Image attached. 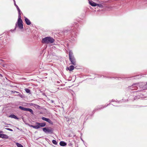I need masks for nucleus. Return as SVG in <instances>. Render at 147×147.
Returning a JSON list of instances; mask_svg holds the SVG:
<instances>
[{
  "mask_svg": "<svg viewBox=\"0 0 147 147\" xmlns=\"http://www.w3.org/2000/svg\"><path fill=\"white\" fill-rule=\"evenodd\" d=\"M69 60L71 63V64L74 65H76V60L73 55V53L71 51H69Z\"/></svg>",
  "mask_w": 147,
  "mask_h": 147,
  "instance_id": "obj_4",
  "label": "nucleus"
},
{
  "mask_svg": "<svg viewBox=\"0 0 147 147\" xmlns=\"http://www.w3.org/2000/svg\"><path fill=\"white\" fill-rule=\"evenodd\" d=\"M59 144L61 146H65L67 145L66 143L63 141L60 142Z\"/></svg>",
  "mask_w": 147,
  "mask_h": 147,
  "instance_id": "obj_12",
  "label": "nucleus"
},
{
  "mask_svg": "<svg viewBox=\"0 0 147 147\" xmlns=\"http://www.w3.org/2000/svg\"><path fill=\"white\" fill-rule=\"evenodd\" d=\"M146 84H147V83H146Z\"/></svg>",
  "mask_w": 147,
  "mask_h": 147,
  "instance_id": "obj_24",
  "label": "nucleus"
},
{
  "mask_svg": "<svg viewBox=\"0 0 147 147\" xmlns=\"http://www.w3.org/2000/svg\"><path fill=\"white\" fill-rule=\"evenodd\" d=\"M3 132V131H0V133H2Z\"/></svg>",
  "mask_w": 147,
  "mask_h": 147,
  "instance_id": "obj_23",
  "label": "nucleus"
},
{
  "mask_svg": "<svg viewBox=\"0 0 147 147\" xmlns=\"http://www.w3.org/2000/svg\"><path fill=\"white\" fill-rule=\"evenodd\" d=\"M22 21L21 19V14H19L18 18V21L16 24V27H15V29L16 28L17 26L20 29H22L23 28V25L22 24Z\"/></svg>",
  "mask_w": 147,
  "mask_h": 147,
  "instance_id": "obj_2",
  "label": "nucleus"
},
{
  "mask_svg": "<svg viewBox=\"0 0 147 147\" xmlns=\"http://www.w3.org/2000/svg\"><path fill=\"white\" fill-rule=\"evenodd\" d=\"M25 21L26 22V23L28 25H30L31 24V22L30 20L26 18H25Z\"/></svg>",
  "mask_w": 147,
  "mask_h": 147,
  "instance_id": "obj_8",
  "label": "nucleus"
},
{
  "mask_svg": "<svg viewBox=\"0 0 147 147\" xmlns=\"http://www.w3.org/2000/svg\"><path fill=\"white\" fill-rule=\"evenodd\" d=\"M16 144L18 147H23L22 145L18 142L16 143Z\"/></svg>",
  "mask_w": 147,
  "mask_h": 147,
  "instance_id": "obj_15",
  "label": "nucleus"
},
{
  "mask_svg": "<svg viewBox=\"0 0 147 147\" xmlns=\"http://www.w3.org/2000/svg\"><path fill=\"white\" fill-rule=\"evenodd\" d=\"M18 95L19 96H20V97H22V95H21V94H20V93L19 92V93H18Z\"/></svg>",
  "mask_w": 147,
  "mask_h": 147,
  "instance_id": "obj_21",
  "label": "nucleus"
},
{
  "mask_svg": "<svg viewBox=\"0 0 147 147\" xmlns=\"http://www.w3.org/2000/svg\"><path fill=\"white\" fill-rule=\"evenodd\" d=\"M5 129H6L8 130H9V131H13V130L12 129H11L9 128H6Z\"/></svg>",
  "mask_w": 147,
  "mask_h": 147,
  "instance_id": "obj_20",
  "label": "nucleus"
},
{
  "mask_svg": "<svg viewBox=\"0 0 147 147\" xmlns=\"http://www.w3.org/2000/svg\"><path fill=\"white\" fill-rule=\"evenodd\" d=\"M36 125H29V126L31 127H32L34 128L35 129H38L40 128V127H45L46 125L45 123H38L36 122L35 123Z\"/></svg>",
  "mask_w": 147,
  "mask_h": 147,
  "instance_id": "obj_3",
  "label": "nucleus"
},
{
  "mask_svg": "<svg viewBox=\"0 0 147 147\" xmlns=\"http://www.w3.org/2000/svg\"><path fill=\"white\" fill-rule=\"evenodd\" d=\"M55 41V40L51 37H46L42 39V42L45 44H50L53 43Z\"/></svg>",
  "mask_w": 147,
  "mask_h": 147,
  "instance_id": "obj_1",
  "label": "nucleus"
},
{
  "mask_svg": "<svg viewBox=\"0 0 147 147\" xmlns=\"http://www.w3.org/2000/svg\"><path fill=\"white\" fill-rule=\"evenodd\" d=\"M14 4H15V6L16 7V8H17L18 11V12H19V14H21V13H20L21 11H20V9L19 8V7L18 6V5H17L16 4V3H15H15H14Z\"/></svg>",
  "mask_w": 147,
  "mask_h": 147,
  "instance_id": "obj_14",
  "label": "nucleus"
},
{
  "mask_svg": "<svg viewBox=\"0 0 147 147\" xmlns=\"http://www.w3.org/2000/svg\"><path fill=\"white\" fill-rule=\"evenodd\" d=\"M43 120L46 121L50 124L52 123V121L49 119L46 118L44 117H42L41 118Z\"/></svg>",
  "mask_w": 147,
  "mask_h": 147,
  "instance_id": "obj_6",
  "label": "nucleus"
},
{
  "mask_svg": "<svg viewBox=\"0 0 147 147\" xmlns=\"http://www.w3.org/2000/svg\"><path fill=\"white\" fill-rule=\"evenodd\" d=\"M43 131L46 133L52 134L53 132V129L50 127H45L42 128Z\"/></svg>",
  "mask_w": 147,
  "mask_h": 147,
  "instance_id": "obj_5",
  "label": "nucleus"
},
{
  "mask_svg": "<svg viewBox=\"0 0 147 147\" xmlns=\"http://www.w3.org/2000/svg\"><path fill=\"white\" fill-rule=\"evenodd\" d=\"M19 108L22 110L25 111L26 108H24L22 106H19Z\"/></svg>",
  "mask_w": 147,
  "mask_h": 147,
  "instance_id": "obj_16",
  "label": "nucleus"
},
{
  "mask_svg": "<svg viewBox=\"0 0 147 147\" xmlns=\"http://www.w3.org/2000/svg\"><path fill=\"white\" fill-rule=\"evenodd\" d=\"M25 90L27 93H30V90L28 88H26L25 89Z\"/></svg>",
  "mask_w": 147,
  "mask_h": 147,
  "instance_id": "obj_18",
  "label": "nucleus"
},
{
  "mask_svg": "<svg viewBox=\"0 0 147 147\" xmlns=\"http://www.w3.org/2000/svg\"><path fill=\"white\" fill-rule=\"evenodd\" d=\"M25 111H28L31 113L32 114H34V113L33 110L30 108H26Z\"/></svg>",
  "mask_w": 147,
  "mask_h": 147,
  "instance_id": "obj_13",
  "label": "nucleus"
},
{
  "mask_svg": "<svg viewBox=\"0 0 147 147\" xmlns=\"http://www.w3.org/2000/svg\"><path fill=\"white\" fill-rule=\"evenodd\" d=\"M52 142L53 144L55 145H56L57 144V142L55 140H52Z\"/></svg>",
  "mask_w": 147,
  "mask_h": 147,
  "instance_id": "obj_17",
  "label": "nucleus"
},
{
  "mask_svg": "<svg viewBox=\"0 0 147 147\" xmlns=\"http://www.w3.org/2000/svg\"><path fill=\"white\" fill-rule=\"evenodd\" d=\"M9 117H11V118H14L16 119H18L19 118L17 117L14 114H12L10 115L9 116Z\"/></svg>",
  "mask_w": 147,
  "mask_h": 147,
  "instance_id": "obj_11",
  "label": "nucleus"
},
{
  "mask_svg": "<svg viewBox=\"0 0 147 147\" xmlns=\"http://www.w3.org/2000/svg\"><path fill=\"white\" fill-rule=\"evenodd\" d=\"M0 137L5 139H8L9 138L8 136L3 134H0Z\"/></svg>",
  "mask_w": 147,
  "mask_h": 147,
  "instance_id": "obj_7",
  "label": "nucleus"
},
{
  "mask_svg": "<svg viewBox=\"0 0 147 147\" xmlns=\"http://www.w3.org/2000/svg\"><path fill=\"white\" fill-rule=\"evenodd\" d=\"M74 69V67L73 65H71L69 67H67L66 69H68L69 71H71Z\"/></svg>",
  "mask_w": 147,
  "mask_h": 147,
  "instance_id": "obj_9",
  "label": "nucleus"
},
{
  "mask_svg": "<svg viewBox=\"0 0 147 147\" xmlns=\"http://www.w3.org/2000/svg\"><path fill=\"white\" fill-rule=\"evenodd\" d=\"M89 3L91 6L94 7L96 6V3H94L92 1H89Z\"/></svg>",
  "mask_w": 147,
  "mask_h": 147,
  "instance_id": "obj_10",
  "label": "nucleus"
},
{
  "mask_svg": "<svg viewBox=\"0 0 147 147\" xmlns=\"http://www.w3.org/2000/svg\"><path fill=\"white\" fill-rule=\"evenodd\" d=\"M12 92L14 93H19V92H17L16 91H12Z\"/></svg>",
  "mask_w": 147,
  "mask_h": 147,
  "instance_id": "obj_22",
  "label": "nucleus"
},
{
  "mask_svg": "<svg viewBox=\"0 0 147 147\" xmlns=\"http://www.w3.org/2000/svg\"><path fill=\"white\" fill-rule=\"evenodd\" d=\"M97 6L98 7H101L102 6V5L101 4H96V6Z\"/></svg>",
  "mask_w": 147,
  "mask_h": 147,
  "instance_id": "obj_19",
  "label": "nucleus"
}]
</instances>
